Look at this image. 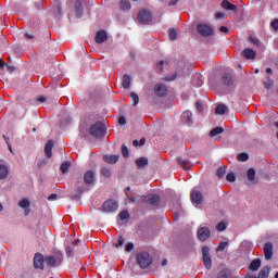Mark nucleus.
Segmentation results:
<instances>
[{
    "instance_id": "7c9ffc66",
    "label": "nucleus",
    "mask_w": 278,
    "mask_h": 278,
    "mask_svg": "<svg viewBox=\"0 0 278 278\" xmlns=\"http://www.w3.org/2000/svg\"><path fill=\"white\" fill-rule=\"evenodd\" d=\"M45 262L47 266H55V264L58 263V261L53 256H46Z\"/></svg>"
},
{
    "instance_id": "8fccbe9b",
    "label": "nucleus",
    "mask_w": 278,
    "mask_h": 278,
    "mask_svg": "<svg viewBox=\"0 0 278 278\" xmlns=\"http://www.w3.org/2000/svg\"><path fill=\"white\" fill-rule=\"evenodd\" d=\"M65 253H66L67 257H73V248L67 247L65 249Z\"/></svg>"
},
{
    "instance_id": "a19ab883",
    "label": "nucleus",
    "mask_w": 278,
    "mask_h": 278,
    "mask_svg": "<svg viewBox=\"0 0 278 278\" xmlns=\"http://www.w3.org/2000/svg\"><path fill=\"white\" fill-rule=\"evenodd\" d=\"M122 155L123 157H129V148L127 146H122Z\"/></svg>"
},
{
    "instance_id": "4c0bfd02",
    "label": "nucleus",
    "mask_w": 278,
    "mask_h": 278,
    "mask_svg": "<svg viewBox=\"0 0 278 278\" xmlns=\"http://www.w3.org/2000/svg\"><path fill=\"white\" fill-rule=\"evenodd\" d=\"M130 98L134 101V105H138V103H140V97H138V94L136 92H131Z\"/></svg>"
},
{
    "instance_id": "cd10ccee",
    "label": "nucleus",
    "mask_w": 278,
    "mask_h": 278,
    "mask_svg": "<svg viewBox=\"0 0 278 278\" xmlns=\"http://www.w3.org/2000/svg\"><path fill=\"white\" fill-rule=\"evenodd\" d=\"M228 109L227 105L225 104H218L215 109V113L219 114L220 116H223V114H227Z\"/></svg>"
},
{
    "instance_id": "c85d7f7f",
    "label": "nucleus",
    "mask_w": 278,
    "mask_h": 278,
    "mask_svg": "<svg viewBox=\"0 0 278 278\" xmlns=\"http://www.w3.org/2000/svg\"><path fill=\"white\" fill-rule=\"evenodd\" d=\"M225 129L223 127H215L210 131V137L215 138V136H220Z\"/></svg>"
},
{
    "instance_id": "603ef678",
    "label": "nucleus",
    "mask_w": 278,
    "mask_h": 278,
    "mask_svg": "<svg viewBox=\"0 0 278 278\" xmlns=\"http://www.w3.org/2000/svg\"><path fill=\"white\" fill-rule=\"evenodd\" d=\"M271 27H273V29H275V31H278V18H276L271 22Z\"/></svg>"
},
{
    "instance_id": "ddd939ff",
    "label": "nucleus",
    "mask_w": 278,
    "mask_h": 278,
    "mask_svg": "<svg viewBox=\"0 0 278 278\" xmlns=\"http://www.w3.org/2000/svg\"><path fill=\"white\" fill-rule=\"evenodd\" d=\"M242 56L245 58V60H255V58H257V52L251 48H247L242 51Z\"/></svg>"
},
{
    "instance_id": "f03ea898",
    "label": "nucleus",
    "mask_w": 278,
    "mask_h": 278,
    "mask_svg": "<svg viewBox=\"0 0 278 278\" xmlns=\"http://www.w3.org/2000/svg\"><path fill=\"white\" fill-rule=\"evenodd\" d=\"M89 134L90 136H93V138H105V125L101 122L93 124L89 128Z\"/></svg>"
},
{
    "instance_id": "338daca9",
    "label": "nucleus",
    "mask_w": 278,
    "mask_h": 278,
    "mask_svg": "<svg viewBox=\"0 0 278 278\" xmlns=\"http://www.w3.org/2000/svg\"><path fill=\"white\" fill-rule=\"evenodd\" d=\"M37 101H38L39 103H45V101H47V98H45V97H39V98H37Z\"/></svg>"
},
{
    "instance_id": "13d9d810",
    "label": "nucleus",
    "mask_w": 278,
    "mask_h": 278,
    "mask_svg": "<svg viewBox=\"0 0 278 278\" xmlns=\"http://www.w3.org/2000/svg\"><path fill=\"white\" fill-rule=\"evenodd\" d=\"M164 64H166V61H160L159 65H157V68L160 72L164 71Z\"/></svg>"
},
{
    "instance_id": "ea45409f",
    "label": "nucleus",
    "mask_w": 278,
    "mask_h": 278,
    "mask_svg": "<svg viewBox=\"0 0 278 278\" xmlns=\"http://www.w3.org/2000/svg\"><path fill=\"white\" fill-rule=\"evenodd\" d=\"M217 231H225L227 229V223L225 222H220L217 227H216Z\"/></svg>"
},
{
    "instance_id": "bf43d9fd",
    "label": "nucleus",
    "mask_w": 278,
    "mask_h": 278,
    "mask_svg": "<svg viewBox=\"0 0 278 278\" xmlns=\"http://www.w3.org/2000/svg\"><path fill=\"white\" fill-rule=\"evenodd\" d=\"M7 70L9 73H14V71H16V67L14 65H7Z\"/></svg>"
},
{
    "instance_id": "dca6fc26",
    "label": "nucleus",
    "mask_w": 278,
    "mask_h": 278,
    "mask_svg": "<svg viewBox=\"0 0 278 278\" xmlns=\"http://www.w3.org/2000/svg\"><path fill=\"white\" fill-rule=\"evenodd\" d=\"M146 203H149V205H153V207H157L160 205V195H155V194L148 195Z\"/></svg>"
},
{
    "instance_id": "4d7b16f0",
    "label": "nucleus",
    "mask_w": 278,
    "mask_h": 278,
    "mask_svg": "<svg viewBox=\"0 0 278 278\" xmlns=\"http://www.w3.org/2000/svg\"><path fill=\"white\" fill-rule=\"evenodd\" d=\"M58 200V193H52L51 195L48 197V201H55Z\"/></svg>"
},
{
    "instance_id": "473e14b6",
    "label": "nucleus",
    "mask_w": 278,
    "mask_h": 278,
    "mask_svg": "<svg viewBox=\"0 0 278 278\" xmlns=\"http://www.w3.org/2000/svg\"><path fill=\"white\" fill-rule=\"evenodd\" d=\"M100 174L102 175V177L110 178L112 175V172L108 167H102L100 169Z\"/></svg>"
},
{
    "instance_id": "de8ad7c7",
    "label": "nucleus",
    "mask_w": 278,
    "mask_h": 278,
    "mask_svg": "<svg viewBox=\"0 0 278 278\" xmlns=\"http://www.w3.org/2000/svg\"><path fill=\"white\" fill-rule=\"evenodd\" d=\"M264 86L267 90H270V88H273V80L270 79V77L267 78V81L264 83Z\"/></svg>"
},
{
    "instance_id": "f8f14e48",
    "label": "nucleus",
    "mask_w": 278,
    "mask_h": 278,
    "mask_svg": "<svg viewBox=\"0 0 278 278\" xmlns=\"http://www.w3.org/2000/svg\"><path fill=\"white\" fill-rule=\"evenodd\" d=\"M265 260H273V242H266L264 248Z\"/></svg>"
},
{
    "instance_id": "58836bf2",
    "label": "nucleus",
    "mask_w": 278,
    "mask_h": 278,
    "mask_svg": "<svg viewBox=\"0 0 278 278\" xmlns=\"http://www.w3.org/2000/svg\"><path fill=\"white\" fill-rule=\"evenodd\" d=\"M70 167H71V163L64 162L63 164H61V172L62 173H68Z\"/></svg>"
},
{
    "instance_id": "49530a36",
    "label": "nucleus",
    "mask_w": 278,
    "mask_h": 278,
    "mask_svg": "<svg viewBox=\"0 0 278 278\" xmlns=\"http://www.w3.org/2000/svg\"><path fill=\"white\" fill-rule=\"evenodd\" d=\"M123 244H125V238L119 237L117 240V243H115V248L118 249V248L123 247Z\"/></svg>"
},
{
    "instance_id": "e433bc0d",
    "label": "nucleus",
    "mask_w": 278,
    "mask_h": 278,
    "mask_svg": "<svg viewBox=\"0 0 278 278\" xmlns=\"http://www.w3.org/2000/svg\"><path fill=\"white\" fill-rule=\"evenodd\" d=\"M168 36H169V39L177 40V30H175V28H169Z\"/></svg>"
},
{
    "instance_id": "09e8293b",
    "label": "nucleus",
    "mask_w": 278,
    "mask_h": 278,
    "mask_svg": "<svg viewBox=\"0 0 278 278\" xmlns=\"http://www.w3.org/2000/svg\"><path fill=\"white\" fill-rule=\"evenodd\" d=\"M126 253L134 251V243H127L125 247Z\"/></svg>"
},
{
    "instance_id": "4468645a",
    "label": "nucleus",
    "mask_w": 278,
    "mask_h": 278,
    "mask_svg": "<svg viewBox=\"0 0 278 278\" xmlns=\"http://www.w3.org/2000/svg\"><path fill=\"white\" fill-rule=\"evenodd\" d=\"M84 181L87 186H92L94 184V172H86V174L84 175Z\"/></svg>"
},
{
    "instance_id": "6e6552de",
    "label": "nucleus",
    "mask_w": 278,
    "mask_h": 278,
    "mask_svg": "<svg viewBox=\"0 0 278 278\" xmlns=\"http://www.w3.org/2000/svg\"><path fill=\"white\" fill-rule=\"evenodd\" d=\"M198 31L200 36H212L214 34V28H212V26L210 25H205V24H199L198 25Z\"/></svg>"
},
{
    "instance_id": "f3484780",
    "label": "nucleus",
    "mask_w": 278,
    "mask_h": 278,
    "mask_svg": "<svg viewBox=\"0 0 278 278\" xmlns=\"http://www.w3.org/2000/svg\"><path fill=\"white\" fill-rule=\"evenodd\" d=\"M53 146H54L53 140H49V141L46 143L45 153H46V156L49 157V159L52 157V155H53V153H52V151H53Z\"/></svg>"
},
{
    "instance_id": "c9c22d12",
    "label": "nucleus",
    "mask_w": 278,
    "mask_h": 278,
    "mask_svg": "<svg viewBox=\"0 0 278 278\" xmlns=\"http://www.w3.org/2000/svg\"><path fill=\"white\" fill-rule=\"evenodd\" d=\"M238 162H247L249 160V154L247 153H240L237 155Z\"/></svg>"
},
{
    "instance_id": "0e129e2a",
    "label": "nucleus",
    "mask_w": 278,
    "mask_h": 278,
    "mask_svg": "<svg viewBox=\"0 0 278 278\" xmlns=\"http://www.w3.org/2000/svg\"><path fill=\"white\" fill-rule=\"evenodd\" d=\"M177 3H179V0H169L168 5L173 7V5H177Z\"/></svg>"
},
{
    "instance_id": "9b49d317",
    "label": "nucleus",
    "mask_w": 278,
    "mask_h": 278,
    "mask_svg": "<svg viewBox=\"0 0 278 278\" xmlns=\"http://www.w3.org/2000/svg\"><path fill=\"white\" fill-rule=\"evenodd\" d=\"M154 92L156 97H166V94L168 93V89L165 87L164 84H157L154 87Z\"/></svg>"
},
{
    "instance_id": "69168bd1",
    "label": "nucleus",
    "mask_w": 278,
    "mask_h": 278,
    "mask_svg": "<svg viewBox=\"0 0 278 278\" xmlns=\"http://www.w3.org/2000/svg\"><path fill=\"white\" fill-rule=\"evenodd\" d=\"M249 41L253 42V45H257L258 40L255 37H249Z\"/></svg>"
},
{
    "instance_id": "1a4fd4ad",
    "label": "nucleus",
    "mask_w": 278,
    "mask_h": 278,
    "mask_svg": "<svg viewBox=\"0 0 278 278\" xmlns=\"http://www.w3.org/2000/svg\"><path fill=\"white\" fill-rule=\"evenodd\" d=\"M190 200L195 205H201V203H203V193L197 189H193L190 193Z\"/></svg>"
},
{
    "instance_id": "774afa93",
    "label": "nucleus",
    "mask_w": 278,
    "mask_h": 278,
    "mask_svg": "<svg viewBox=\"0 0 278 278\" xmlns=\"http://www.w3.org/2000/svg\"><path fill=\"white\" fill-rule=\"evenodd\" d=\"M5 62H3V59H0V68H5Z\"/></svg>"
},
{
    "instance_id": "864d4df0",
    "label": "nucleus",
    "mask_w": 278,
    "mask_h": 278,
    "mask_svg": "<svg viewBox=\"0 0 278 278\" xmlns=\"http://www.w3.org/2000/svg\"><path fill=\"white\" fill-rule=\"evenodd\" d=\"M215 18L219 20V18H227V15H225V13L223 12H217L215 14Z\"/></svg>"
},
{
    "instance_id": "c756f323",
    "label": "nucleus",
    "mask_w": 278,
    "mask_h": 278,
    "mask_svg": "<svg viewBox=\"0 0 278 278\" xmlns=\"http://www.w3.org/2000/svg\"><path fill=\"white\" fill-rule=\"evenodd\" d=\"M217 278H233V277L231 275L230 269L225 268L222 271H219Z\"/></svg>"
},
{
    "instance_id": "a211bd4d",
    "label": "nucleus",
    "mask_w": 278,
    "mask_h": 278,
    "mask_svg": "<svg viewBox=\"0 0 278 278\" xmlns=\"http://www.w3.org/2000/svg\"><path fill=\"white\" fill-rule=\"evenodd\" d=\"M222 83L224 86H233V76L231 74H225L222 77Z\"/></svg>"
},
{
    "instance_id": "680f3d73",
    "label": "nucleus",
    "mask_w": 278,
    "mask_h": 278,
    "mask_svg": "<svg viewBox=\"0 0 278 278\" xmlns=\"http://www.w3.org/2000/svg\"><path fill=\"white\" fill-rule=\"evenodd\" d=\"M219 31H222L223 34H228L229 28H227V26H220Z\"/></svg>"
},
{
    "instance_id": "6ab92c4d",
    "label": "nucleus",
    "mask_w": 278,
    "mask_h": 278,
    "mask_svg": "<svg viewBox=\"0 0 278 278\" xmlns=\"http://www.w3.org/2000/svg\"><path fill=\"white\" fill-rule=\"evenodd\" d=\"M222 8L224 10H230L231 12H237L238 11V7H236V4H231L228 0H224L222 2Z\"/></svg>"
},
{
    "instance_id": "72a5a7b5",
    "label": "nucleus",
    "mask_w": 278,
    "mask_h": 278,
    "mask_svg": "<svg viewBox=\"0 0 278 278\" xmlns=\"http://www.w3.org/2000/svg\"><path fill=\"white\" fill-rule=\"evenodd\" d=\"M226 173H227V168L222 166L217 169L216 175H217L218 179H223V177H225Z\"/></svg>"
},
{
    "instance_id": "bb28decb",
    "label": "nucleus",
    "mask_w": 278,
    "mask_h": 278,
    "mask_svg": "<svg viewBox=\"0 0 278 278\" xmlns=\"http://www.w3.org/2000/svg\"><path fill=\"white\" fill-rule=\"evenodd\" d=\"M269 275H270V267L269 266H265L258 273V277L257 278H268Z\"/></svg>"
},
{
    "instance_id": "39448f33",
    "label": "nucleus",
    "mask_w": 278,
    "mask_h": 278,
    "mask_svg": "<svg viewBox=\"0 0 278 278\" xmlns=\"http://www.w3.org/2000/svg\"><path fill=\"white\" fill-rule=\"evenodd\" d=\"M137 18H138L139 23H141L142 25H151V18H152L151 11L141 10L138 13Z\"/></svg>"
},
{
    "instance_id": "412c9836",
    "label": "nucleus",
    "mask_w": 278,
    "mask_h": 278,
    "mask_svg": "<svg viewBox=\"0 0 278 278\" xmlns=\"http://www.w3.org/2000/svg\"><path fill=\"white\" fill-rule=\"evenodd\" d=\"M177 161H178L179 166H181V168H184L185 170H190V168L192 166L190 161L184 160L181 157H178Z\"/></svg>"
},
{
    "instance_id": "aec40b11",
    "label": "nucleus",
    "mask_w": 278,
    "mask_h": 278,
    "mask_svg": "<svg viewBox=\"0 0 278 278\" xmlns=\"http://www.w3.org/2000/svg\"><path fill=\"white\" fill-rule=\"evenodd\" d=\"M122 86L125 90H129V88H131V76L125 74L123 77V83Z\"/></svg>"
},
{
    "instance_id": "4be33fe9",
    "label": "nucleus",
    "mask_w": 278,
    "mask_h": 278,
    "mask_svg": "<svg viewBox=\"0 0 278 278\" xmlns=\"http://www.w3.org/2000/svg\"><path fill=\"white\" fill-rule=\"evenodd\" d=\"M103 160L106 164H116V162H118L119 156L118 155H104Z\"/></svg>"
},
{
    "instance_id": "052dcab7",
    "label": "nucleus",
    "mask_w": 278,
    "mask_h": 278,
    "mask_svg": "<svg viewBox=\"0 0 278 278\" xmlns=\"http://www.w3.org/2000/svg\"><path fill=\"white\" fill-rule=\"evenodd\" d=\"M175 79H177V74H173L172 76H168L166 78V81H175Z\"/></svg>"
},
{
    "instance_id": "7ed1b4c3",
    "label": "nucleus",
    "mask_w": 278,
    "mask_h": 278,
    "mask_svg": "<svg viewBox=\"0 0 278 278\" xmlns=\"http://www.w3.org/2000/svg\"><path fill=\"white\" fill-rule=\"evenodd\" d=\"M71 10H74L76 18H81L84 14V4L81 0H71L70 1Z\"/></svg>"
},
{
    "instance_id": "79ce46f5",
    "label": "nucleus",
    "mask_w": 278,
    "mask_h": 278,
    "mask_svg": "<svg viewBox=\"0 0 278 278\" xmlns=\"http://www.w3.org/2000/svg\"><path fill=\"white\" fill-rule=\"evenodd\" d=\"M119 218H121V220H127V218H129V212H127V211H122V212L119 213Z\"/></svg>"
},
{
    "instance_id": "f257e3e1",
    "label": "nucleus",
    "mask_w": 278,
    "mask_h": 278,
    "mask_svg": "<svg viewBox=\"0 0 278 278\" xmlns=\"http://www.w3.org/2000/svg\"><path fill=\"white\" fill-rule=\"evenodd\" d=\"M137 264L140 268H149L153 264V257L149 252H139L137 254Z\"/></svg>"
},
{
    "instance_id": "5701e85b",
    "label": "nucleus",
    "mask_w": 278,
    "mask_h": 278,
    "mask_svg": "<svg viewBox=\"0 0 278 278\" xmlns=\"http://www.w3.org/2000/svg\"><path fill=\"white\" fill-rule=\"evenodd\" d=\"M181 119L185 123H188L189 125H192L193 121H192V112L190 111H185L181 115Z\"/></svg>"
},
{
    "instance_id": "2eb2a0df",
    "label": "nucleus",
    "mask_w": 278,
    "mask_h": 278,
    "mask_svg": "<svg viewBox=\"0 0 278 278\" xmlns=\"http://www.w3.org/2000/svg\"><path fill=\"white\" fill-rule=\"evenodd\" d=\"M94 40L98 45H103V42L108 40V33H105V30H99L96 35Z\"/></svg>"
},
{
    "instance_id": "a18cd8bd",
    "label": "nucleus",
    "mask_w": 278,
    "mask_h": 278,
    "mask_svg": "<svg viewBox=\"0 0 278 278\" xmlns=\"http://www.w3.org/2000/svg\"><path fill=\"white\" fill-rule=\"evenodd\" d=\"M20 207H28L29 206V200L27 199H24V200H21L20 203H18Z\"/></svg>"
},
{
    "instance_id": "393cba45",
    "label": "nucleus",
    "mask_w": 278,
    "mask_h": 278,
    "mask_svg": "<svg viewBox=\"0 0 278 278\" xmlns=\"http://www.w3.org/2000/svg\"><path fill=\"white\" fill-rule=\"evenodd\" d=\"M136 165L138 166V168H144V166H149V159L139 157L136 160Z\"/></svg>"
},
{
    "instance_id": "9d476101",
    "label": "nucleus",
    "mask_w": 278,
    "mask_h": 278,
    "mask_svg": "<svg viewBox=\"0 0 278 278\" xmlns=\"http://www.w3.org/2000/svg\"><path fill=\"white\" fill-rule=\"evenodd\" d=\"M103 212H116L118 210V203L113 200H106L102 205Z\"/></svg>"
},
{
    "instance_id": "a878e982",
    "label": "nucleus",
    "mask_w": 278,
    "mask_h": 278,
    "mask_svg": "<svg viewBox=\"0 0 278 278\" xmlns=\"http://www.w3.org/2000/svg\"><path fill=\"white\" fill-rule=\"evenodd\" d=\"M119 9L124 10V12L131 10V2L129 0H121Z\"/></svg>"
},
{
    "instance_id": "6e6d98bb",
    "label": "nucleus",
    "mask_w": 278,
    "mask_h": 278,
    "mask_svg": "<svg viewBox=\"0 0 278 278\" xmlns=\"http://www.w3.org/2000/svg\"><path fill=\"white\" fill-rule=\"evenodd\" d=\"M195 108H197L198 112H203V104L201 103V101H198L195 103Z\"/></svg>"
},
{
    "instance_id": "c03bdc74",
    "label": "nucleus",
    "mask_w": 278,
    "mask_h": 278,
    "mask_svg": "<svg viewBox=\"0 0 278 278\" xmlns=\"http://www.w3.org/2000/svg\"><path fill=\"white\" fill-rule=\"evenodd\" d=\"M3 139L5 140L7 144H8V149L11 153H14V150H12V143H10V137H7L5 135H3Z\"/></svg>"
},
{
    "instance_id": "5fc2aeb1",
    "label": "nucleus",
    "mask_w": 278,
    "mask_h": 278,
    "mask_svg": "<svg viewBox=\"0 0 278 278\" xmlns=\"http://www.w3.org/2000/svg\"><path fill=\"white\" fill-rule=\"evenodd\" d=\"M118 125H127V118H125V116H121L118 118Z\"/></svg>"
},
{
    "instance_id": "423d86ee",
    "label": "nucleus",
    "mask_w": 278,
    "mask_h": 278,
    "mask_svg": "<svg viewBox=\"0 0 278 278\" xmlns=\"http://www.w3.org/2000/svg\"><path fill=\"white\" fill-rule=\"evenodd\" d=\"M33 264L36 270H45V256L42 255V253L35 254Z\"/></svg>"
},
{
    "instance_id": "f704fd0d",
    "label": "nucleus",
    "mask_w": 278,
    "mask_h": 278,
    "mask_svg": "<svg viewBox=\"0 0 278 278\" xmlns=\"http://www.w3.org/2000/svg\"><path fill=\"white\" fill-rule=\"evenodd\" d=\"M248 179L249 181H255V168H250L248 170Z\"/></svg>"
},
{
    "instance_id": "2f4dec72",
    "label": "nucleus",
    "mask_w": 278,
    "mask_h": 278,
    "mask_svg": "<svg viewBox=\"0 0 278 278\" xmlns=\"http://www.w3.org/2000/svg\"><path fill=\"white\" fill-rule=\"evenodd\" d=\"M8 177V166L0 165V179H5Z\"/></svg>"
},
{
    "instance_id": "20e7f679",
    "label": "nucleus",
    "mask_w": 278,
    "mask_h": 278,
    "mask_svg": "<svg viewBox=\"0 0 278 278\" xmlns=\"http://www.w3.org/2000/svg\"><path fill=\"white\" fill-rule=\"evenodd\" d=\"M202 262L207 270L212 268V256L210 255V247L202 248Z\"/></svg>"
},
{
    "instance_id": "e2e57ef3",
    "label": "nucleus",
    "mask_w": 278,
    "mask_h": 278,
    "mask_svg": "<svg viewBox=\"0 0 278 278\" xmlns=\"http://www.w3.org/2000/svg\"><path fill=\"white\" fill-rule=\"evenodd\" d=\"M77 192H78L79 197H81V194H84V187L83 186H78L77 187Z\"/></svg>"
},
{
    "instance_id": "37998d69",
    "label": "nucleus",
    "mask_w": 278,
    "mask_h": 278,
    "mask_svg": "<svg viewBox=\"0 0 278 278\" xmlns=\"http://www.w3.org/2000/svg\"><path fill=\"white\" fill-rule=\"evenodd\" d=\"M226 179L227 181H230V184H233V181H236V174L233 173L227 174Z\"/></svg>"
},
{
    "instance_id": "b1692460",
    "label": "nucleus",
    "mask_w": 278,
    "mask_h": 278,
    "mask_svg": "<svg viewBox=\"0 0 278 278\" xmlns=\"http://www.w3.org/2000/svg\"><path fill=\"white\" fill-rule=\"evenodd\" d=\"M262 266V261L260 258H255L251 262L249 265L250 270H260V267Z\"/></svg>"
},
{
    "instance_id": "0eeeda50",
    "label": "nucleus",
    "mask_w": 278,
    "mask_h": 278,
    "mask_svg": "<svg viewBox=\"0 0 278 278\" xmlns=\"http://www.w3.org/2000/svg\"><path fill=\"white\" fill-rule=\"evenodd\" d=\"M212 236V231L210 230V227H201L198 230V240L201 242H206V240H210V237Z\"/></svg>"
},
{
    "instance_id": "3c124183",
    "label": "nucleus",
    "mask_w": 278,
    "mask_h": 278,
    "mask_svg": "<svg viewBox=\"0 0 278 278\" xmlns=\"http://www.w3.org/2000/svg\"><path fill=\"white\" fill-rule=\"evenodd\" d=\"M227 242H220L217 247V251H223L224 249H227Z\"/></svg>"
}]
</instances>
